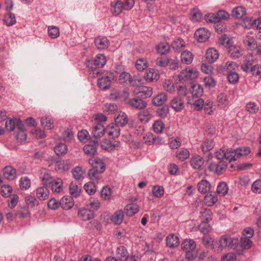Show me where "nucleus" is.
<instances>
[{"label": "nucleus", "mask_w": 261, "mask_h": 261, "mask_svg": "<svg viewBox=\"0 0 261 261\" xmlns=\"http://www.w3.org/2000/svg\"><path fill=\"white\" fill-rule=\"evenodd\" d=\"M117 259L120 261H125L128 257V253L126 248L123 246L117 247L116 252Z\"/></svg>", "instance_id": "26"}, {"label": "nucleus", "mask_w": 261, "mask_h": 261, "mask_svg": "<svg viewBox=\"0 0 261 261\" xmlns=\"http://www.w3.org/2000/svg\"><path fill=\"white\" fill-rule=\"evenodd\" d=\"M210 33L207 30L204 28H200L196 30L194 34L195 38L199 42H205L210 37Z\"/></svg>", "instance_id": "13"}, {"label": "nucleus", "mask_w": 261, "mask_h": 261, "mask_svg": "<svg viewBox=\"0 0 261 261\" xmlns=\"http://www.w3.org/2000/svg\"><path fill=\"white\" fill-rule=\"evenodd\" d=\"M48 33L49 36L53 39L58 38L60 35L59 28L54 25L48 27Z\"/></svg>", "instance_id": "53"}, {"label": "nucleus", "mask_w": 261, "mask_h": 261, "mask_svg": "<svg viewBox=\"0 0 261 261\" xmlns=\"http://www.w3.org/2000/svg\"><path fill=\"white\" fill-rule=\"evenodd\" d=\"M191 19L194 22H198L200 20L202 14L197 9H193L190 13Z\"/></svg>", "instance_id": "54"}, {"label": "nucleus", "mask_w": 261, "mask_h": 261, "mask_svg": "<svg viewBox=\"0 0 261 261\" xmlns=\"http://www.w3.org/2000/svg\"><path fill=\"white\" fill-rule=\"evenodd\" d=\"M105 133V128L100 123H97L92 127V134L96 139L102 137Z\"/></svg>", "instance_id": "27"}, {"label": "nucleus", "mask_w": 261, "mask_h": 261, "mask_svg": "<svg viewBox=\"0 0 261 261\" xmlns=\"http://www.w3.org/2000/svg\"><path fill=\"white\" fill-rule=\"evenodd\" d=\"M250 152V149L248 147H245L243 148H238L236 150L232 149L231 152L233 155V161H236L237 159L242 156H246L249 154Z\"/></svg>", "instance_id": "19"}, {"label": "nucleus", "mask_w": 261, "mask_h": 261, "mask_svg": "<svg viewBox=\"0 0 261 261\" xmlns=\"http://www.w3.org/2000/svg\"><path fill=\"white\" fill-rule=\"evenodd\" d=\"M138 113L139 119L142 122H148L152 117L151 114L148 110H141Z\"/></svg>", "instance_id": "41"}, {"label": "nucleus", "mask_w": 261, "mask_h": 261, "mask_svg": "<svg viewBox=\"0 0 261 261\" xmlns=\"http://www.w3.org/2000/svg\"><path fill=\"white\" fill-rule=\"evenodd\" d=\"M144 78L149 82L157 81L160 79V74L157 70L154 68H149L145 71Z\"/></svg>", "instance_id": "11"}, {"label": "nucleus", "mask_w": 261, "mask_h": 261, "mask_svg": "<svg viewBox=\"0 0 261 261\" xmlns=\"http://www.w3.org/2000/svg\"><path fill=\"white\" fill-rule=\"evenodd\" d=\"M196 246V243L193 240L187 239L182 242V249L186 252V257L189 259H193L196 256L195 252Z\"/></svg>", "instance_id": "3"}, {"label": "nucleus", "mask_w": 261, "mask_h": 261, "mask_svg": "<svg viewBox=\"0 0 261 261\" xmlns=\"http://www.w3.org/2000/svg\"><path fill=\"white\" fill-rule=\"evenodd\" d=\"M112 195L111 188L108 186H105L101 191V196L104 200H109Z\"/></svg>", "instance_id": "61"}, {"label": "nucleus", "mask_w": 261, "mask_h": 261, "mask_svg": "<svg viewBox=\"0 0 261 261\" xmlns=\"http://www.w3.org/2000/svg\"><path fill=\"white\" fill-rule=\"evenodd\" d=\"M95 45L99 50L107 48L109 45V41L106 37H98L95 39Z\"/></svg>", "instance_id": "20"}, {"label": "nucleus", "mask_w": 261, "mask_h": 261, "mask_svg": "<svg viewBox=\"0 0 261 261\" xmlns=\"http://www.w3.org/2000/svg\"><path fill=\"white\" fill-rule=\"evenodd\" d=\"M136 67L140 71L144 70L148 66V63L145 58H140L136 61Z\"/></svg>", "instance_id": "51"}, {"label": "nucleus", "mask_w": 261, "mask_h": 261, "mask_svg": "<svg viewBox=\"0 0 261 261\" xmlns=\"http://www.w3.org/2000/svg\"><path fill=\"white\" fill-rule=\"evenodd\" d=\"M232 149H228L226 151L220 149L216 152V156L220 161H227L230 163L233 161V155L231 153Z\"/></svg>", "instance_id": "8"}, {"label": "nucleus", "mask_w": 261, "mask_h": 261, "mask_svg": "<svg viewBox=\"0 0 261 261\" xmlns=\"http://www.w3.org/2000/svg\"><path fill=\"white\" fill-rule=\"evenodd\" d=\"M256 59L251 54H247L244 57V64L241 66V69L245 72L249 73V69L255 62Z\"/></svg>", "instance_id": "14"}, {"label": "nucleus", "mask_w": 261, "mask_h": 261, "mask_svg": "<svg viewBox=\"0 0 261 261\" xmlns=\"http://www.w3.org/2000/svg\"><path fill=\"white\" fill-rule=\"evenodd\" d=\"M118 81L120 84H131L132 77L129 73L124 71L120 74Z\"/></svg>", "instance_id": "45"}, {"label": "nucleus", "mask_w": 261, "mask_h": 261, "mask_svg": "<svg viewBox=\"0 0 261 261\" xmlns=\"http://www.w3.org/2000/svg\"><path fill=\"white\" fill-rule=\"evenodd\" d=\"M203 88L199 84H194L192 86L191 93L193 96L199 97L203 94Z\"/></svg>", "instance_id": "56"}, {"label": "nucleus", "mask_w": 261, "mask_h": 261, "mask_svg": "<svg viewBox=\"0 0 261 261\" xmlns=\"http://www.w3.org/2000/svg\"><path fill=\"white\" fill-rule=\"evenodd\" d=\"M124 212L120 210L116 211L111 216V220L113 223L116 225L121 224L124 219Z\"/></svg>", "instance_id": "24"}, {"label": "nucleus", "mask_w": 261, "mask_h": 261, "mask_svg": "<svg viewBox=\"0 0 261 261\" xmlns=\"http://www.w3.org/2000/svg\"><path fill=\"white\" fill-rule=\"evenodd\" d=\"M54 150L58 155H62L66 153L67 147L65 144L60 143L55 146Z\"/></svg>", "instance_id": "57"}, {"label": "nucleus", "mask_w": 261, "mask_h": 261, "mask_svg": "<svg viewBox=\"0 0 261 261\" xmlns=\"http://www.w3.org/2000/svg\"><path fill=\"white\" fill-rule=\"evenodd\" d=\"M81 188L78 186L76 182L72 181L71 182L69 186V192L72 197H78L81 193Z\"/></svg>", "instance_id": "43"}, {"label": "nucleus", "mask_w": 261, "mask_h": 261, "mask_svg": "<svg viewBox=\"0 0 261 261\" xmlns=\"http://www.w3.org/2000/svg\"><path fill=\"white\" fill-rule=\"evenodd\" d=\"M166 242L167 246L170 248H176L179 244L178 238L174 234H170L168 236Z\"/></svg>", "instance_id": "23"}, {"label": "nucleus", "mask_w": 261, "mask_h": 261, "mask_svg": "<svg viewBox=\"0 0 261 261\" xmlns=\"http://www.w3.org/2000/svg\"><path fill=\"white\" fill-rule=\"evenodd\" d=\"M204 163L203 158L198 155H195L191 159L190 164L191 166L195 169H199Z\"/></svg>", "instance_id": "31"}, {"label": "nucleus", "mask_w": 261, "mask_h": 261, "mask_svg": "<svg viewBox=\"0 0 261 261\" xmlns=\"http://www.w3.org/2000/svg\"><path fill=\"white\" fill-rule=\"evenodd\" d=\"M72 174L74 178L76 180H81L84 178V174L85 172L81 167L77 166L72 170Z\"/></svg>", "instance_id": "50"}, {"label": "nucleus", "mask_w": 261, "mask_h": 261, "mask_svg": "<svg viewBox=\"0 0 261 261\" xmlns=\"http://www.w3.org/2000/svg\"><path fill=\"white\" fill-rule=\"evenodd\" d=\"M240 246L243 249H249L252 245V242L250 239L242 237L240 240Z\"/></svg>", "instance_id": "58"}, {"label": "nucleus", "mask_w": 261, "mask_h": 261, "mask_svg": "<svg viewBox=\"0 0 261 261\" xmlns=\"http://www.w3.org/2000/svg\"><path fill=\"white\" fill-rule=\"evenodd\" d=\"M200 218L201 221L209 222L212 220L213 213L210 209L203 208L200 212Z\"/></svg>", "instance_id": "36"}, {"label": "nucleus", "mask_w": 261, "mask_h": 261, "mask_svg": "<svg viewBox=\"0 0 261 261\" xmlns=\"http://www.w3.org/2000/svg\"><path fill=\"white\" fill-rule=\"evenodd\" d=\"M40 178L42 182V184L47 187H50V184L55 179L54 177L51 175L50 173L45 170L44 172L41 173Z\"/></svg>", "instance_id": "21"}, {"label": "nucleus", "mask_w": 261, "mask_h": 261, "mask_svg": "<svg viewBox=\"0 0 261 261\" xmlns=\"http://www.w3.org/2000/svg\"><path fill=\"white\" fill-rule=\"evenodd\" d=\"M211 185L206 180H202L198 184V191L203 194H205L211 190Z\"/></svg>", "instance_id": "39"}, {"label": "nucleus", "mask_w": 261, "mask_h": 261, "mask_svg": "<svg viewBox=\"0 0 261 261\" xmlns=\"http://www.w3.org/2000/svg\"><path fill=\"white\" fill-rule=\"evenodd\" d=\"M127 103L132 108L139 110H144L147 107V103L145 101L137 97L130 99Z\"/></svg>", "instance_id": "10"}, {"label": "nucleus", "mask_w": 261, "mask_h": 261, "mask_svg": "<svg viewBox=\"0 0 261 261\" xmlns=\"http://www.w3.org/2000/svg\"><path fill=\"white\" fill-rule=\"evenodd\" d=\"M106 63V57L102 54L98 55L93 60H88L86 62L87 66L93 71V77H97L101 74L100 70L97 68L102 67Z\"/></svg>", "instance_id": "2"}, {"label": "nucleus", "mask_w": 261, "mask_h": 261, "mask_svg": "<svg viewBox=\"0 0 261 261\" xmlns=\"http://www.w3.org/2000/svg\"><path fill=\"white\" fill-rule=\"evenodd\" d=\"M78 215L83 221H88L94 217V213L93 211L85 208L79 209Z\"/></svg>", "instance_id": "15"}, {"label": "nucleus", "mask_w": 261, "mask_h": 261, "mask_svg": "<svg viewBox=\"0 0 261 261\" xmlns=\"http://www.w3.org/2000/svg\"><path fill=\"white\" fill-rule=\"evenodd\" d=\"M84 189L89 195H93L96 191V187L93 182H88L84 186Z\"/></svg>", "instance_id": "59"}, {"label": "nucleus", "mask_w": 261, "mask_h": 261, "mask_svg": "<svg viewBox=\"0 0 261 261\" xmlns=\"http://www.w3.org/2000/svg\"><path fill=\"white\" fill-rule=\"evenodd\" d=\"M60 205L63 210H68L74 205L73 198L70 196H64L60 201Z\"/></svg>", "instance_id": "22"}, {"label": "nucleus", "mask_w": 261, "mask_h": 261, "mask_svg": "<svg viewBox=\"0 0 261 261\" xmlns=\"http://www.w3.org/2000/svg\"><path fill=\"white\" fill-rule=\"evenodd\" d=\"M152 127L156 133L160 134L162 133L164 128V124L161 120H156L154 122Z\"/></svg>", "instance_id": "63"}, {"label": "nucleus", "mask_w": 261, "mask_h": 261, "mask_svg": "<svg viewBox=\"0 0 261 261\" xmlns=\"http://www.w3.org/2000/svg\"><path fill=\"white\" fill-rule=\"evenodd\" d=\"M209 222L201 221L198 226V229L204 234H205L211 230V226L208 224Z\"/></svg>", "instance_id": "55"}, {"label": "nucleus", "mask_w": 261, "mask_h": 261, "mask_svg": "<svg viewBox=\"0 0 261 261\" xmlns=\"http://www.w3.org/2000/svg\"><path fill=\"white\" fill-rule=\"evenodd\" d=\"M227 79L230 84H235L238 83L239 79V75L238 73L233 71L227 74Z\"/></svg>", "instance_id": "64"}, {"label": "nucleus", "mask_w": 261, "mask_h": 261, "mask_svg": "<svg viewBox=\"0 0 261 261\" xmlns=\"http://www.w3.org/2000/svg\"><path fill=\"white\" fill-rule=\"evenodd\" d=\"M227 48L231 57L238 58L242 55L241 48L239 46L232 45L231 44Z\"/></svg>", "instance_id": "40"}, {"label": "nucleus", "mask_w": 261, "mask_h": 261, "mask_svg": "<svg viewBox=\"0 0 261 261\" xmlns=\"http://www.w3.org/2000/svg\"><path fill=\"white\" fill-rule=\"evenodd\" d=\"M49 192L47 187H40L36 190V196L40 200H45L49 197Z\"/></svg>", "instance_id": "28"}, {"label": "nucleus", "mask_w": 261, "mask_h": 261, "mask_svg": "<svg viewBox=\"0 0 261 261\" xmlns=\"http://www.w3.org/2000/svg\"><path fill=\"white\" fill-rule=\"evenodd\" d=\"M89 163L92 166V169L98 170L99 172H103L105 170V165L100 159H90Z\"/></svg>", "instance_id": "17"}, {"label": "nucleus", "mask_w": 261, "mask_h": 261, "mask_svg": "<svg viewBox=\"0 0 261 261\" xmlns=\"http://www.w3.org/2000/svg\"><path fill=\"white\" fill-rule=\"evenodd\" d=\"M238 67V65L236 62L233 61H226L218 65L217 70L220 73L227 74L233 71H235Z\"/></svg>", "instance_id": "5"}, {"label": "nucleus", "mask_w": 261, "mask_h": 261, "mask_svg": "<svg viewBox=\"0 0 261 261\" xmlns=\"http://www.w3.org/2000/svg\"><path fill=\"white\" fill-rule=\"evenodd\" d=\"M5 126L8 131L13 132L15 128H17L18 130H23V124L19 119H11L6 121Z\"/></svg>", "instance_id": "9"}, {"label": "nucleus", "mask_w": 261, "mask_h": 261, "mask_svg": "<svg viewBox=\"0 0 261 261\" xmlns=\"http://www.w3.org/2000/svg\"><path fill=\"white\" fill-rule=\"evenodd\" d=\"M228 190V187L224 181L220 182L217 188V193L222 196L226 195Z\"/></svg>", "instance_id": "49"}, {"label": "nucleus", "mask_w": 261, "mask_h": 261, "mask_svg": "<svg viewBox=\"0 0 261 261\" xmlns=\"http://www.w3.org/2000/svg\"><path fill=\"white\" fill-rule=\"evenodd\" d=\"M63 181L61 178L55 179L50 184V187L52 192L54 193H59L63 190Z\"/></svg>", "instance_id": "30"}, {"label": "nucleus", "mask_w": 261, "mask_h": 261, "mask_svg": "<svg viewBox=\"0 0 261 261\" xmlns=\"http://www.w3.org/2000/svg\"><path fill=\"white\" fill-rule=\"evenodd\" d=\"M134 93L138 95L139 97L146 98L150 97L153 93V90L151 87L147 86H139L135 88Z\"/></svg>", "instance_id": "7"}, {"label": "nucleus", "mask_w": 261, "mask_h": 261, "mask_svg": "<svg viewBox=\"0 0 261 261\" xmlns=\"http://www.w3.org/2000/svg\"><path fill=\"white\" fill-rule=\"evenodd\" d=\"M116 80V77L113 73H110L106 77L99 79L97 81L98 87L102 90L109 89L111 85V82Z\"/></svg>", "instance_id": "6"}, {"label": "nucleus", "mask_w": 261, "mask_h": 261, "mask_svg": "<svg viewBox=\"0 0 261 261\" xmlns=\"http://www.w3.org/2000/svg\"><path fill=\"white\" fill-rule=\"evenodd\" d=\"M4 20L8 26L13 25L16 22L15 15L11 12L5 15Z\"/></svg>", "instance_id": "60"}, {"label": "nucleus", "mask_w": 261, "mask_h": 261, "mask_svg": "<svg viewBox=\"0 0 261 261\" xmlns=\"http://www.w3.org/2000/svg\"><path fill=\"white\" fill-rule=\"evenodd\" d=\"M214 147V142L213 140H205L204 141L201 145L202 151L204 152H207L213 148Z\"/></svg>", "instance_id": "62"}, {"label": "nucleus", "mask_w": 261, "mask_h": 261, "mask_svg": "<svg viewBox=\"0 0 261 261\" xmlns=\"http://www.w3.org/2000/svg\"><path fill=\"white\" fill-rule=\"evenodd\" d=\"M3 172L5 178L9 180H13L16 177V171L11 166H6Z\"/></svg>", "instance_id": "16"}, {"label": "nucleus", "mask_w": 261, "mask_h": 261, "mask_svg": "<svg viewBox=\"0 0 261 261\" xmlns=\"http://www.w3.org/2000/svg\"><path fill=\"white\" fill-rule=\"evenodd\" d=\"M167 100V96L165 93H160L154 96L152 99V102L154 106H161Z\"/></svg>", "instance_id": "25"}, {"label": "nucleus", "mask_w": 261, "mask_h": 261, "mask_svg": "<svg viewBox=\"0 0 261 261\" xmlns=\"http://www.w3.org/2000/svg\"><path fill=\"white\" fill-rule=\"evenodd\" d=\"M246 10L243 7H237L232 11V15L237 19L242 18L245 15Z\"/></svg>", "instance_id": "47"}, {"label": "nucleus", "mask_w": 261, "mask_h": 261, "mask_svg": "<svg viewBox=\"0 0 261 261\" xmlns=\"http://www.w3.org/2000/svg\"><path fill=\"white\" fill-rule=\"evenodd\" d=\"M239 242V240L237 238H231L227 235L222 236L220 238L219 243H217L216 251L219 252L226 248L235 249Z\"/></svg>", "instance_id": "1"}, {"label": "nucleus", "mask_w": 261, "mask_h": 261, "mask_svg": "<svg viewBox=\"0 0 261 261\" xmlns=\"http://www.w3.org/2000/svg\"><path fill=\"white\" fill-rule=\"evenodd\" d=\"M170 106L176 112H180L185 108V102L181 97L176 96L171 100Z\"/></svg>", "instance_id": "12"}, {"label": "nucleus", "mask_w": 261, "mask_h": 261, "mask_svg": "<svg viewBox=\"0 0 261 261\" xmlns=\"http://www.w3.org/2000/svg\"><path fill=\"white\" fill-rule=\"evenodd\" d=\"M181 61L182 63L187 65L190 64L193 60L192 53L188 50L184 51L180 55Z\"/></svg>", "instance_id": "35"}, {"label": "nucleus", "mask_w": 261, "mask_h": 261, "mask_svg": "<svg viewBox=\"0 0 261 261\" xmlns=\"http://www.w3.org/2000/svg\"><path fill=\"white\" fill-rule=\"evenodd\" d=\"M243 43L248 49L254 50L256 48V41L250 36H246L243 39Z\"/></svg>", "instance_id": "33"}, {"label": "nucleus", "mask_w": 261, "mask_h": 261, "mask_svg": "<svg viewBox=\"0 0 261 261\" xmlns=\"http://www.w3.org/2000/svg\"><path fill=\"white\" fill-rule=\"evenodd\" d=\"M189 155V151L187 149L181 148L176 152V157L182 161L187 160Z\"/></svg>", "instance_id": "52"}, {"label": "nucleus", "mask_w": 261, "mask_h": 261, "mask_svg": "<svg viewBox=\"0 0 261 261\" xmlns=\"http://www.w3.org/2000/svg\"><path fill=\"white\" fill-rule=\"evenodd\" d=\"M55 168L57 171L60 172L67 171L69 169V164L65 161H57L55 165Z\"/></svg>", "instance_id": "46"}, {"label": "nucleus", "mask_w": 261, "mask_h": 261, "mask_svg": "<svg viewBox=\"0 0 261 261\" xmlns=\"http://www.w3.org/2000/svg\"><path fill=\"white\" fill-rule=\"evenodd\" d=\"M198 75V71L195 68L188 67L181 71L179 74L180 81H191L196 79Z\"/></svg>", "instance_id": "4"}, {"label": "nucleus", "mask_w": 261, "mask_h": 261, "mask_svg": "<svg viewBox=\"0 0 261 261\" xmlns=\"http://www.w3.org/2000/svg\"><path fill=\"white\" fill-rule=\"evenodd\" d=\"M202 242L206 248L211 247L216 251L217 243H214L213 239L210 236L207 235L203 237L202 238Z\"/></svg>", "instance_id": "38"}, {"label": "nucleus", "mask_w": 261, "mask_h": 261, "mask_svg": "<svg viewBox=\"0 0 261 261\" xmlns=\"http://www.w3.org/2000/svg\"><path fill=\"white\" fill-rule=\"evenodd\" d=\"M186 43L184 40L180 38H175L171 44L172 48L177 51H180L185 47Z\"/></svg>", "instance_id": "37"}, {"label": "nucleus", "mask_w": 261, "mask_h": 261, "mask_svg": "<svg viewBox=\"0 0 261 261\" xmlns=\"http://www.w3.org/2000/svg\"><path fill=\"white\" fill-rule=\"evenodd\" d=\"M218 201V197L215 194L210 193L204 196V202L208 206H212Z\"/></svg>", "instance_id": "42"}, {"label": "nucleus", "mask_w": 261, "mask_h": 261, "mask_svg": "<svg viewBox=\"0 0 261 261\" xmlns=\"http://www.w3.org/2000/svg\"><path fill=\"white\" fill-rule=\"evenodd\" d=\"M115 120L117 126H124L128 123L127 115L124 112H119Z\"/></svg>", "instance_id": "32"}, {"label": "nucleus", "mask_w": 261, "mask_h": 261, "mask_svg": "<svg viewBox=\"0 0 261 261\" xmlns=\"http://www.w3.org/2000/svg\"><path fill=\"white\" fill-rule=\"evenodd\" d=\"M42 126L46 129H51L54 128V124L50 116H44L41 118Z\"/></svg>", "instance_id": "44"}, {"label": "nucleus", "mask_w": 261, "mask_h": 261, "mask_svg": "<svg viewBox=\"0 0 261 261\" xmlns=\"http://www.w3.org/2000/svg\"><path fill=\"white\" fill-rule=\"evenodd\" d=\"M125 210L127 216H132L138 212L139 208L137 204L131 203L125 206Z\"/></svg>", "instance_id": "48"}, {"label": "nucleus", "mask_w": 261, "mask_h": 261, "mask_svg": "<svg viewBox=\"0 0 261 261\" xmlns=\"http://www.w3.org/2000/svg\"><path fill=\"white\" fill-rule=\"evenodd\" d=\"M123 10L124 9L122 2L118 0L111 3V11L114 14L118 15L122 12Z\"/></svg>", "instance_id": "34"}, {"label": "nucleus", "mask_w": 261, "mask_h": 261, "mask_svg": "<svg viewBox=\"0 0 261 261\" xmlns=\"http://www.w3.org/2000/svg\"><path fill=\"white\" fill-rule=\"evenodd\" d=\"M206 59L210 63L215 62L219 58L218 51L214 48H209L205 54Z\"/></svg>", "instance_id": "29"}, {"label": "nucleus", "mask_w": 261, "mask_h": 261, "mask_svg": "<svg viewBox=\"0 0 261 261\" xmlns=\"http://www.w3.org/2000/svg\"><path fill=\"white\" fill-rule=\"evenodd\" d=\"M98 145V141L94 140L92 143L86 145L84 147L85 153L90 156L95 155L97 152V146Z\"/></svg>", "instance_id": "18"}]
</instances>
